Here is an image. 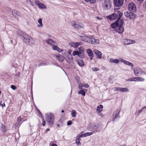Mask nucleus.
Listing matches in <instances>:
<instances>
[{
	"instance_id": "8",
	"label": "nucleus",
	"mask_w": 146,
	"mask_h": 146,
	"mask_svg": "<svg viewBox=\"0 0 146 146\" xmlns=\"http://www.w3.org/2000/svg\"><path fill=\"white\" fill-rule=\"evenodd\" d=\"M128 9L130 11H132L133 12H136V6L135 4L133 3L129 4L128 6Z\"/></svg>"
},
{
	"instance_id": "27",
	"label": "nucleus",
	"mask_w": 146,
	"mask_h": 146,
	"mask_svg": "<svg viewBox=\"0 0 146 146\" xmlns=\"http://www.w3.org/2000/svg\"><path fill=\"white\" fill-rule=\"evenodd\" d=\"M80 86L81 87H84L86 88H88L89 87V85L88 84L82 83H80Z\"/></svg>"
},
{
	"instance_id": "11",
	"label": "nucleus",
	"mask_w": 146,
	"mask_h": 146,
	"mask_svg": "<svg viewBox=\"0 0 146 146\" xmlns=\"http://www.w3.org/2000/svg\"><path fill=\"white\" fill-rule=\"evenodd\" d=\"M0 130L3 135H5L6 132L7 127L3 124H1Z\"/></svg>"
},
{
	"instance_id": "29",
	"label": "nucleus",
	"mask_w": 146,
	"mask_h": 146,
	"mask_svg": "<svg viewBox=\"0 0 146 146\" xmlns=\"http://www.w3.org/2000/svg\"><path fill=\"white\" fill-rule=\"evenodd\" d=\"M137 78L136 77L130 78L126 80L127 81H136Z\"/></svg>"
},
{
	"instance_id": "42",
	"label": "nucleus",
	"mask_w": 146,
	"mask_h": 146,
	"mask_svg": "<svg viewBox=\"0 0 146 146\" xmlns=\"http://www.w3.org/2000/svg\"><path fill=\"white\" fill-rule=\"evenodd\" d=\"M17 13V11L16 10H13L12 11V14L13 16L16 17V14Z\"/></svg>"
},
{
	"instance_id": "52",
	"label": "nucleus",
	"mask_w": 146,
	"mask_h": 146,
	"mask_svg": "<svg viewBox=\"0 0 146 146\" xmlns=\"http://www.w3.org/2000/svg\"><path fill=\"white\" fill-rule=\"evenodd\" d=\"M134 73L135 74L136 76H138V74H139V72L137 71L136 70H134Z\"/></svg>"
},
{
	"instance_id": "45",
	"label": "nucleus",
	"mask_w": 146,
	"mask_h": 146,
	"mask_svg": "<svg viewBox=\"0 0 146 146\" xmlns=\"http://www.w3.org/2000/svg\"><path fill=\"white\" fill-rule=\"evenodd\" d=\"M11 88L13 90H16L17 88L15 86L13 85L11 86Z\"/></svg>"
},
{
	"instance_id": "63",
	"label": "nucleus",
	"mask_w": 146,
	"mask_h": 146,
	"mask_svg": "<svg viewBox=\"0 0 146 146\" xmlns=\"http://www.w3.org/2000/svg\"><path fill=\"white\" fill-rule=\"evenodd\" d=\"M96 19L98 20H101L102 19L101 18H100L99 17H96Z\"/></svg>"
},
{
	"instance_id": "62",
	"label": "nucleus",
	"mask_w": 146,
	"mask_h": 146,
	"mask_svg": "<svg viewBox=\"0 0 146 146\" xmlns=\"http://www.w3.org/2000/svg\"><path fill=\"white\" fill-rule=\"evenodd\" d=\"M44 65V63H40L39 64H38V66H41L42 65Z\"/></svg>"
},
{
	"instance_id": "25",
	"label": "nucleus",
	"mask_w": 146,
	"mask_h": 146,
	"mask_svg": "<svg viewBox=\"0 0 146 146\" xmlns=\"http://www.w3.org/2000/svg\"><path fill=\"white\" fill-rule=\"evenodd\" d=\"M56 57L60 61H62L64 60L62 58V56L61 55H56Z\"/></svg>"
},
{
	"instance_id": "39",
	"label": "nucleus",
	"mask_w": 146,
	"mask_h": 146,
	"mask_svg": "<svg viewBox=\"0 0 146 146\" xmlns=\"http://www.w3.org/2000/svg\"><path fill=\"white\" fill-rule=\"evenodd\" d=\"M120 112V111L119 110H117L115 113V115H117V116H119V118H120V117L119 115Z\"/></svg>"
},
{
	"instance_id": "26",
	"label": "nucleus",
	"mask_w": 146,
	"mask_h": 146,
	"mask_svg": "<svg viewBox=\"0 0 146 146\" xmlns=\"http://www.w3.org/2000/svg\"><path fill=\"white\" fill-rule=\"evenodd\" d=\"M46 42L47 44L50 45L52 44V43L54 42V41L53 40L50 39H48L46 41Z\"/></svg>"
},
{
	"instance_id": "41",
	"label": "nucleus",
	"mask_w": 146,
	"mask_h": 146,
	"mask_svg": "<svg viewBox=\"0 0 146 146\" xmlns=\"http://www.w3.org/2000/svg\"><path fill=\"white\" fill-rule=\"evenodd\" d=\"M143 110V109L142 108L141 110H138V111H137L136 112V114L139 115V113H141L142 112Z\"/></svg>"
},
{
	"instance_id": "16",
	"label": "nucleus",
	"mask_w": 146,
	"mask_h": 146,
	"mask_svg": "<svg viewBox=\"0 0 146 146\" xmlns=\"http://www.w3.org/2000/svg\"><path fill=\"white\" fill-rule=\"evenodd\" d=\"M135 41L134 40L131 39H126L125 41V42L126 44H129L132 43H134Z\"/></svg>"
},
{
	"instance_id": "17",
	"label": "nucleus",
	"mask_w": 146,
	"mask_h": 146,
	"mask_svg": "<svg viewBox=\"0 0 146 146\" xmlns=\"http://www.w3.org/2000/svg\"><path fill=\"white\" fill-rule=\"evenodd\" d=\"M87 90L86 89L83 88L82 89V90L78 92V93L79 94H81L83 96H85L86 95L85 92H86Z\"/></svg>"
},
{
	"instance_id": "18",
	"label": "nucleus",
	"mask_w": 146,
	"mask_h": 146,
	"mask_svg": "<svg viewBox=\"0 0 146 146\" xmlns=\"http://www.w3.org/2000/svg\"><path fill=\"white\" fill-rule=\"evenodd\" d=\"M77 63L79 66L82 67L84 66V63L82 59H79L77 61Z\"/></svg>"
},
{
	"instance_id": "6",
	"label": "nucleus",
	"mask_w": 146,
	"mask_h": 146,
	"mask_svg": "<svg viewBox=\"0 0 146 146\" xmlns=\"http://www.w3.org/2000/svg\"><path fill=\"white\" fill-rule=\"evenodd\" d=\"M124 15L129 18L133 20L137 17V15L133 12L130 11H126L124 13Z\"/></svg>"
},
{
	"instance_id": "56",
	"label": "nucleus",
	"mask_w": 146,
	"mask_h": 146,
	"mask_svg": "<svg viewBox=\"0 0 146 146\" xmlns=\"http://www.w3.org/2000/svg\"><path fill=\"white\" fill-rule=\"evenodd\" d=\"M37 111L38 113V114L39 115H41V116H42V114L41 113L40 111V110L39 109H37Z\"/></svg>"
},
{
	"instance_id": "24",
	"label": "nucleus",
	"mask_w": 146,
	"mask_h": 146,
	"mask_svg": "<svg viewBox=\"0 0 146 146\" xmlns=\"http://www.w3.org/2000/svg\"><path fill=\"white\" fill-rule=\"evenodd\" d=\"M120 91L122 92H127L129 91L128 89L126 88H120Z\"/></svg>"
},
{
	"instance_id": "20",
	"label": "nucleus",
	"mask_w": 146,
	"mask_h": 146,
	"mask_svg": "<svg viewBox=\"0 0 146 146\" xmlns=\"http://www.w3.org/2000/svg\"><path fill=\"white\" fill-rule=\"evenodd\" d=\"M53 49L54 50H56L59 52H61L62 51V49L59 48L57 46H54L52 47Z\"/></svg>"
},
{
	"instance_id": "4",
	"label": "nucleus",
	"mask_w": 146,
	"mask_h": 146,
	"mask_svg": "<svg viewBox=\"0 0 146 146\" xmlns=\"http://www.w3.org/2000/svg\"><path fill=\"white\" fill-rule=\"evenodd\" d=\"M20 35L21 36V39L24 42L27 43L30 42L31 37L29 35L22 31L20 33Z\"/></svg>"
},
{
	"instance_id": "49",
	"label": "nucleus",
	"mask_w": 146,
	"mask_h": 146,
	"mask_svg": "<svg viewBox=\"0 0 146 146\" xmlns=\"http://www.w3.org/2000/svg\"><path fill=\"white\" fill-rule=\"evenodd\" d=\"M103 106L102 105H100L99 106H98L97 107V108L98 109H102L103 108Z\"/></svg>"
},
{
	"instance_id": "23",
	"label": "nucleus",
	"mask_w": 146,
	"mask_h": 146,
	"mask_svg": "<svg viewBox=\"0 0 146 146\" xmlns=\"http://www.w3.org/2000/svg\"><path fill=\"white\" fill-rule=\"evenodd\" d=\"M38 7L41 9H46V6L43 3H40Z\"/></svg>"
},
{
	"instance_id": "13",
	"label": "nucleus",
	"mask_w": 146,
	"mask_h": 146,
	"mask_svg": "<svg viewBox=\"0 0 146 146\" xmlns=\"http://www.w3.org/2000/svg\"><path fill=\"white\" fill-rule=\"evenodd\" d=\"M87 52L88 53V56L90 57V59L91 60H92L93 57V52L91 49H88L87 50Z\"/></svg>"
},
{
	"instance_id": "46",
	"label": "nucleus",
	"mask_w": 146,
	"mask_h": 146,
	"mask_svg": "<svg viewBox=\"0 0 146 146\" xmlns=\"http://www.w3.org/2000/svg\"><path fill=\"white\" fill-rule=\"evenodd\" d=\"M76 79L77 81V83L79 84L80 82V81L79 77H77L76 78Z\"/></svg>"
},
{
	"instance_id": "40",
	"label": "nucleus",
	"mask_w": 146,
	"mask_h": 146,
	"mask_svg": "<svg viewBox=\"0 0 146 146\" xmlns=\"http://www.w3.org/2000/svg\"><path fill=\"white\" fill-rule=\"evenodd\" d=\"M78 49L79 50V52H84V50L83 48L82 47H80L78 48Z\"/></svg>"
},
{
	"instance_id": "32",
	"label": "nucleus",
	"mask_w": 146,
	"mask_h": 146,
	"mask_svg": "<svg viewBox=\"0 0 146 146\" xmlns=\"http://www.w3.org/2000/svg\"><path fill=\"white\" fill-rule=\"evenodd\" d=\"M79 53L78 56L80 58H84V56L83 52H80Z\"/></svg>"
},
{
	"instance_id": "1",
	"label": "nucleus",
	"mask_w": 146,
	"mask_h": 146,
	"mask_svg": "<svg viewBox=\"0 0 146 146\" xmlns=\"http://www.w3.org/2000/svg\"><path fill=\"white\" fill-rule=\"evenodd\" d=\"M81 39L83 41H85L89 43L92 44H98L99 43V41L98 40H96L94 38L90 37L88 36H80Z\"/></svg>"
},
{
	"instance_id": "34",
	"label": "nucleus",
	"mask_w": 146,
	"mask_h": 146,
	"mask_svg": "<svg viewBox=\"0 0 146 146\" xmlns=\"http://www.w3.org/2000/svg\"><path fill=\"white\" fill-rule=\"evenodd\" d=\"M136 78H137V80H136V81H143L144 80V78L140 77H136Z\"/></svg>"
},
{
	"instance_id": "30",
	"label": "nucleus",
	"mask_w": 146,
	"mask_h": 146,
	"mask_svg": "<svg viewBox=\"0 0 146 146\" xmlns=\"http://www.w3.org/2000/svg\"><path fill=\"white\" fill-rule=\"evenodd\" d=\"M70 45L71 46L74 48H77L78 47L76 42H72L70 43Z\"/></svg>"
},
{
	"instance_id": "22",
	"label": "nucleus",
	"mask_w": 146,
	"mask_h": 146,
	"mask_svg": "<svg viewBox=\"0 0 146 146\" xmlns=\"http://www.w3.org/2000/svg\"><path fill=\"white\" fill-rule=\"evenodd\" d=\"M38 23L40 24L39 25H38V27H42L43 25L42 23V19L41 18H39L38 20Z\"/></svg>"
},
{
	"instance_id": "38",
	"label": "nucleus",
	"mask_w": 146,
	"mask_h": 146,
	"mask_svg": "<svg viewBox=\"0 0 146 146\" xmlns=\"http://www.w3.org/2000/svg\"><path fill=\"white\" fill-rule=\"evenodd\" d=\"M84 137V134H79L76 137H77L79 139H80L81 137Z\"/></svg>"
},
{
	"instance_id": "3",
	"label": "nucleus",
	"mask_w": 146,
	"mask_h": 146,
	"mask_svg": "<svg viewBox=\"0 0 146 146\" xmlns=\"http://www.w3.org/2000/svg\"><path fill=\"white\" fill-rule=\"evenodd\" d=\"M45 118L46 122L49 125H53L54 120V117L53 113H50L46 114Z\"/></svg>"
},
{
	"instance_id": "54",
	"label": "nucleus",
	"mask_w": 146,
	"mask_h": 146,
	"mask_svg": "<svg viewBox=\"0 0 146 146\" xmlns=\"http://www.w3.org/2000/svg\"><path fill=\"white\" fill-rule=\"evenodd\" d=\"M0 104L2 107L5 106V104L4 102H1L0 103Z\"/></svg>"
},
{
	"instance_id": "58",
	"label": "nucleus",
	"mask_w": 146,
	"mask_h": 146,
	"mask_svg": "<svg viewBox=\"0 0 146 146\" xmlns=\"http://www.w3.org/2000/svg\"><path fill=\"white\" fill-rule=\"evenodd\" d=\"M98 115H99L100 116H101L102 117H103L104 116L103 114L100 112L98 113Z\"/></svg>"
},
{
	"instance_id": "60",
	"label": "nucleus",
	"mask_w": 146,
	"mask_h": 146,
	"mask_svg": "<svg viewBox=\"0 0 146 146\" xmlns=\"http://www.w3.org/2000/svg\"><path fill=\"white\" fill-rule=\"evenodd\" d=\"M76 43H77V45L78 46L79 45H81L82 44V43L81 42H78Z\"/></svg>"
},
{
	"instance_id": "37",
	"label": "nucleus",
	"mask_w": 146,
	"mask_h": 146,
	"mask_svg": "<svg viewBox=\"0 0 146 146\" xmlns=\"http://www.w3.org/2000/svg\"><path fill=\"white\" fill-rule=\"evenodd\" d=\"M76 138L77 139L76 140V143L77 144H80V141L81 140L80 139H79L77 137H76Z\"/></svg>"
},
{
	"instance_id": "43",
	"label": "nucleus",
	"mask_w": 146,
	"mask_h": 146,
	"mask_svg": "<svg viewBox=\"0 0 146 146\" xmlns=\"http://www.w3.org/2000/svg\"><path fill=\"white\" fill-rule=\"evenodd\" d=\"M92 70L94 71H99L100 69L98 68L94 67L92 68Z\"/></svg>"
},
{
	"instance_id": "28",
	"label": "nucleus",
	"mask_w": 146,
	"mask_h": 146,
	"mask_svg": "<svg viewBox=\"0 0 146 146\" xmlns=\"http://www.w3.org/2000/svg\"><path fill=\"white\" fill-rule=\"evenodd\" d=\"M111 27L113 29H115L117 27V25L116 23H115V22L114 23H112L111 25Z\"/></svg>"
},
{
	"instance_id": "36",
	"label": "nucleus",
	"mask_w": 146,
	"mask_h": 146,
	"mask_svg": "<svg viewBox=\"0 0 146 146\" xmlns=\"http://www.w3.org/2000/svg\"><path fill=\"white\" fill-rule=\"evenodd\" d=\"M86 2H90V3H94L96 1V0H84Z\"/></svg>"
},
{
	"instance_id": "19",
	"label": "nucleus",
	"mask_w": 146,
	"mask_h": 146,
	"mask_svg": "<svg viewBox=\"0 0 146 146\" xmlns=\"http://www.w3.org/2000/svg\"><path fill=\"white\" fill-rule=\"evenodd\" d=\"M110 62L111 63H114L115 64H118L119 62V60L118 59H113L110 58Z\"/></svg>"
},
{
	"instance_id": "33",
	"label": "nucleus",
	"mask_w": 146,
	"mask_h": 146,
	"mask_svg": "<svg viewBox=\"0 0 146 146\" xmlns=\"http://www.w3.org/2000/svg\"><path fill=\"white\" fill-rule=\"evenodd\" d=\"M72 116L73 117H75L76 116V112L74 110H72L71 112Z\"/></svg>"
},
{
	"instance_id": "7",
	"label": "nucleus",
	"mask_w": 146,
	"mask_h": 146,
	"mask_svg": "<svg viewBox=\"0 0 146 146\" xmlns=\"http://www.w3.org/2000/svg\"><path fill=\"white\" fill-rule=\"evenodd\" d=\"M111 3L110 1L109 0H105L104 2V4L103 7L105 9H109L111 7Z\"/></svg>"
},
{
	"instance_id": "53",
	"label": "nucleus",
	"mask_w": 146,
	"mask_h": 146,
	"mask_svg": "<svg viewBox=\"0 0 146 146\" xmlns=\"http://www.w3.org/2000/svg\"><path fill=\"white\" fill-rule=\"evenodd\" d=\"M42 124L43 126H44L46 124V122L44 119H43L42 121Z\"/></svg>"
},
{
	"instance_id": "59",
	"label": "nucleus",
	"mask_w": 146,
	"mask_h": 146,
	"mask_svg": "<svg viewBox=\"0 0 146 146\" xmlns=\"http://www.w3.org/2000/svg\"><path fill=\"white\" fill-rule=\"evenodd\" d=\"M29 3H30V4L32 6H33L34 5V3L32 2L31 1H29Z\"/></svg>"
},
{
	"instance_id": "5",
	"label": "nucleus",
	"mask_w": 146,
	"mask_h": 146,
	"mask_svg": "<svg viewBox=\"0 0 146 146\" xmlns=\"http://www.w3.org/2000/svg\"><path fill=\"white\" fill-rule=\"evenodd\" d=\"M123 15L122 13H120L119 15V17L115 21L117 26V27L120 26H123V25H125L123 19H121L122 16Z\"/></svg>"
},
{
	"instance_id": "64",
	"label": "nucleus",
	"mask_w": 146,
	"mask_h": 146,
	"mask_svg": "<svg viewBox=\"0 0 146 146\" xmlns=\"http://www.w3.org/2000/svg\"><path fill=\"white\" fill-rule=\"evenodd\" d=\"M51 146H57V145L56 144H52L51 145Z\"/></svg>"
},
{
	"instance_id": "44",
	"label": "nucleus",
	"mask_w": 146,
	"mask_h": 146,
	"mask_svg": "<svg viewBox=\"0 0 146 146\" xmlns=\"http://www.w3.org/2000/svg\"><path fill=\"white\" fill-rule=\"evenodd\" d=\"M35 5H36L38 7L39 6V5H40V3H39V2L38 1H37V0L35 1Z\"/></svg>"
},
{
	"instance_id": "9",
	"label": "nucleus",
	"mask_w": 146,
	"mask_h": 146,
	"mask_svg": "<svg viewBox=\"0 0 146 146\" xmlns=\"http://www.w3.org/2000/svg\"><path fill=\"white\" fill-rule=\"evenodd\" d=\"M72 25L75 28L80 29L83 27L84 25L82 23L78 22H73Z\"/></svg>"
},
{
	"instance_id": "47",
	"label": "nucleus",
	"mask_w": 146,
	"mask_h": 146,
	"mask_svg": "<svg viewBox=\"0 0 146 146\" xmlns=\"http://www.w3.org/2000/svg\"><path fill=\"white\" fill-rule=\"evenodd\" d=\"M22 121V119L21 118V117H19L18 118V120H17V122L18 123H19L21 121Z\"/></svg>"
},
{
	"instance_id": "57",
	"label": "nucleus",
	"mask_w": 146,
	"mask_h": 146,
	"mask_svg": "<svg viewBox=\"0 0 146 146\" xmlns=\"http://www.w3.org/2000/svg\"><path fill=\"white\" fill-rule=\"evenodd\" d=\"M119 60L121 62H123V63H124V62H125V60H123V59L122 58H120V59Z\"/></svg>"
},
{
	"instance_id": "31",
	"label": "nucleus",
	"mask_w": 146,
	"mask_h": 146,
	"mask_svg": "<svg viewBox=\"0 0 146 146\" xmlns=\"http://www.w3.org/2000/svg\"><path fill=\"white\" fill-rule=\"evenodd\" d=\"M80 52H79L78 51H73L72 53V55L73 56H75V55H77L78 56Z\"/></svg>"
},
{
	"instance_id": "15",
	"label": "nucleus",
	"mask_w": 146,
	"mask_h": 146,
	"mask_svg": "<svg viewBox=\"0 0 146 146\" xmlns=\"http://www.w3.org/2000/svg\"><path fill=\"white\" fill-rule=\"evenodd\" d=\"M117 31L119 34H122L124 32V29L122 26L117 27L116 28Z\"/></svg>"
},
{
	"instance_id": "51",
	"label": "nucleus",
	"mask_w": 146,
	"mask_h": 146,
	"mask_svg": "<svg viewBox=\"0 0 146 146\" xmlns=\"http://www.w3.org/2000/svg\"><path fill=\"white\" fill-rule=\"evenodd\" d=\"M120 87H115L114 88V90L115 91H120Z\"/></svg>"
},
{
	"instance_id": "21",
	"label": "nucleus",
	"mask_w": 146,
	"mask_h": 146,
	"mask_svg": "<svg viewBox=\"0 0 146 146\" xmlns=\"http://www.w3.org/2000/svg\"><path fill=\"white\" fill-rule=\"evenodd\" d=\"M124 64L126 65L131 66L132 68H133V64L129 61L125 60V61L124 62Z\"/></svg>"
},
{
	"instance_id": "55",
	"label": "nucleus",
	"mask_w": 146,
	"mask_h": 146,
	"mask_svg": "<svg viewBox=\"0 0 146 146\" xmlns=\"http://www.w3.org/2000/svg\"><path fill=\"white\" fill-rule=\"evenodd\" d=\"M102 110V109H99L98 108L96 109V111L97 112H98V113H100Z\"/></svg>"
},
{
	"instance_id": "2",
	"label": "nucleus",
	"mask_w": 146,
	"mask_h": 146,
	"mask_svg": "<svg viewBox=\"0 0 146 146\" xmlns=\"http://www.w3.org/2000/svg\"><path fill=\"white\" fill-rule=\"evenodd\" d=\"M120 13H122L119 10V9H115L114 13H112L111 15L106 16L108 19L110 20H115L119 17V15Z\"/></svg>"
},
{
	"instance_id": "48",
	"label": "nucleus",
	"mask_w": 146,
	"mask_h": 146,
	"mask_svg": "<svg viewBox=\"0 0 146 146\" xmlns=\"http://www.w3.org/2000/svg\"><path fill=\"white\" fill-rule=\"evenodd\" d=\"M72 123V121L71 120H69L67 122V125H70Z\"/></svg>"
},
{
	"instance_id": "50",
	"label": "nucleus",
	"mask_w": 146,
	"mask_h": 146,
	"mask_svg": "<svg viewBox=\"0 0 146 146\" xmlns=\"http://www.w3.org/2000/svg\"><path fill=\"white\" fill-rule=\"evenodd\" d=\"M117 117H119V116H117V115H115V116H113V118H112V120L114 121L115 119L116 118H117Z\"/></svg>"
},
{
	"instance_id": "14",
	"label": "nucleus",
	"mask_w": 146,
	"mask_h": 146,
	"mask_svg": "<svg viewBox=\"0 0 146 146\" xmlns=\"http://www.w3.org/2000/svg\"><path fill=\"white\" fill-rule=\"evenodd\" d=\"M93 130L96 132L100 131L101 128L100 127V126L98 125H94L92 126Z\"/></svg>"
},
{
	"instance_id": "12",
	"label": "nucleus",
	"mask_w": 146,
	"mask_h": 146,
	"mask_svg": "<svg viewBox=\"0 0 146 146\" xmlns=\"http://www.w3.org/2000/svg\"><path fill=\"white\" fill-rule=\"evenodd\" d=\"M94 52L97 56V58L100 59L102 58V53L96 49H94Z\"/></svg>"
},
{
	"instance_id": "35",
	"label": "nucleus",
	"mask_w": 146,
	"mask_h": 146,
	"mask_svg": "<svg viewBox=\"0 0 146 146\" xmlns=\"http://www.w3.org/2000/svg\"><path fill=\"white\" fill-rule=\"evenodd\" d=\"M93 133L92 132H88L84 134V137H86L88 136H90Z\"/></svg>"
},
{
	"instance_id": "61",
	"label": "nucleus",
	"mask_w": 146,
	"mask_h": 146,
	"mask_svg": "<svg viewBox=\"0 0 146 146\" xmlns=\"http://www.w3.org/2000/svg\"><path fill=\"white\" fill-rule=\"evenodd\" d=\"M143 6L145 8H146V1H145L143 4Z\"/></svg>"
},
{
	"instance_id": "10",
	"label": "nucleus",
	"mask_w": 146,
	"mask_h": 146,
	"mask_svg": "<svg viewBox=\"0 0 146 146\" xmlns=\"http://www.w3.org/2000/svg\"><path fill=\"white\" fill-rule=\"evenodd\" d=\"M123 0H113V4L115 6L119 7L123 4Z\"/></svg>"
}]
</instances>
